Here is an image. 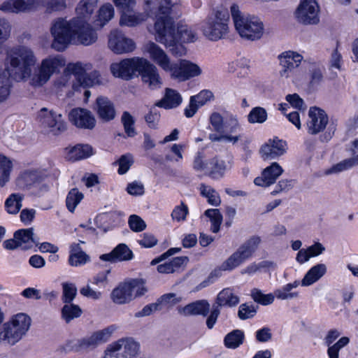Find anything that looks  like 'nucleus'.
I'll list each match as a JSON object with an SVG mask.
<instances>
[{
  "instance_id": "nucleus-19",
  "label": "nucleus",
  "mask_w": 358,
  "mask_h": 358,
  "mask_svg": "<svg viewBox=\"0 0 358 358\" xmlns=\"http://www.w3.org/2000/svg\"><path fill=\"white\" fill-rule=\"evenodd\" d=\"M116 329L115 325H110L103 329L95 331L90 337L79 340L78 341L79 348L85 350L95 348L97 345L108 341Z\"/></svg>"
},
{
  "instance_id": "nucleus-23",
  "label": "nucleus",
  "mask_w": 358,
  "mask_h": 358,
  "mask_svg": "<svg viewBox=\"0 0 358 358\" xmlns=\"http://www.w3.org/2000/svg\"><path fill=\"white\" fill-rule=\"evenodd\" d=\"M134 257L133 252L124 243L118 244L110 252L103 254L100 259L115 263L117 262L129 261Z\"/></svg>"
},
{
  "instance_id": "nucleus-6",
  "label": "nucleus",
  "mask_w": 358,
  "mask_h": 358,
  "mask_svg": "<svg viewBox=\"0 0 358 358\" xmlns=\"http://www.w3.org/2000/svg\"><path fill=\"white\" fill-rule=\"evenodd\" d=\"M229 13L227 9H213L202 24L203 35L213 41L223 38L229 31Z\"/></svg>"
},
{
  "instance_id": "nucleus-18",
  "label": "nucleus",
  "mask_w": 358,
  "mask_h": 358,
  "mask_svg": "<svg viewBox=\"0 0 358 358\" xmlns=\"http://www.w3.org/2000/svg\"><path fill=\"white\" fill-rule=\"evenodd\" d=\"M281 70L280 75L288 78L291 72L298 67L303 60V56L292 50L285 51L278 56Z\"/></svg>"
},
{
  "instance_id": "nucleus-1",
  "label": "nucleus",
  "mask_w": 358,
  "mask_h": 358,
  "mask_svg": "<svg viewBox=\"0 0 358 358\" xmlns=\"http://www.w3.org/2000/svg\"><path fill=\"white\" fill-rule=\"evenodd\" d=\"M10 69L0 71V102L8 99L10 93V78L17 82L29 78L34 87L44 85L51 76L65 66V60L60 55L49 56L43 59L31 73V66L36 63L34 52L28 48L20 46L13 48L9 55Z\"/></svg>"
},
{
  "instance_id": "nucleus-8",
  "label": "nucleus",
  "mask_w": 358,
  "mask_h": 358,
  "mask_svg": "<svg viewBox=\"0 0 358 358\" xmlns=\"http://www.w3.org/2000/svg\"><path fill=\"white\" fill-rule=\"evenodd\" d=\"M261 242L262 239L259 236H251L222 264L221 269L223 271H232L240 266L253 255Z\"/></svg>"
},
{
  "instance_id": "nucleus-46",
  "label": "nucleus",
  "mask_w": 358,
  "mask_h": 358,
  "mask_svg": "<svg viewBox=\"0 0 358 358\" xmlns=\"http://www.w3.org/2000/svg\"><path fill=\"white\" fill-rule=\"evenodd\" d=\"M268 114L265 108L257 106L253 108L248 115V121L250 124H262L267 120Z\"/></svg>"
},
{
  "instance_id": "nucleus-10",
  "label": "nucleus",
  "mask_w": 358,
  "mask_h": 358,
  "mask_svg": "<svg viewBox=\"0 0 358 358\" xmlns=\"http://www.w3.org/2000/svg\"><path fill=\"white\" fill-rule=\"evenodd\" d=\"M145 59L133 57L122 59L119 63L110 65V71L115 77L128 80L136 73H139Z\"/></svg>"
},
{
  "instance_id": "nucleus-24",
  "label": "nucleus",
  "mask_w": 358,
  "mask_h": 358,
  "mask_svg": "<svg viewBox=\"0 0 358 358\" xmlns=\"http://www.w3.org/2000/svg\"><path fill=\"white\" fill-rule=\"evenodd\" d=\"M213 96L209 90H202L198 94L192 96L188 106L185 108V115L189 118L194 115L198 109L205 105Z\"/></svg>"
},
{
  "instance_id": "nucleus-15",
  "label": "nucleus",
  "mask_w": 358,
  "mask_h": 358,
  "mask_svg": "<svg viewBox=\"0 0 358 358\" xmlns=\"http://www.w3.org/2000/svg\"><path fill=\"white\" fill-rule=\"evenodd\" d=\"M108 47L116 54H124L132 52L136 46L134 42L120 31L113 30L109 35Z\"/></svg>"
},
{
  "instance_id": "nucleus-27",
  "label": "nucleus",
  "mask_w": 358,
  "mask_h": 358,
  "mask_svg": "<svg viewBox=\"0 0 358 358\" xmlns=\"http://www.w3.org/2000/svg\"><path fill=\"white\" fill-rule=\"evenodd\" d=\"M210 310V304L205 299L198 300L190 303L179 309V313L185 316L202 315L207 316Z\"/></svg>"
},
{
  "instance_id": "nucleus-63",
  "label": "nucleus",
  "mask_w": 358,
  "mask_h": 358,
  "mask_svg": "<svg viewBox=\"0 0 358 358\" xmlns=\"http://www.w3.org/2000/svg\"><path fill=\"white\" fill-rule=\"evenodd\" d=\"M127 192L132 196H142L145 192L143 185L138 181H134L127 185Z\"/></svg>"
},
{
  "instance_id": "nucleus-13",
  "label": "nucleus",
  "mask_w": 358,
  "mask_h": 358,
  "mask_svg": "<svg viewBox=\"0 0 358 358\" xmlns=\"http://www.w3.org/2000/svg\"><path fill=\"white\" fill-rule=\"evenodd\" d=\"M39 117L41 125L53 135H59L66 129V123L60 114L53 111L48 112L47 109L43 108L41 110Z\"/></svg>"
},
{
  "instance_id": "nucleus-47",
  "label": "nucleus",
  "mask_w": 358,
  "mask_h": 358,
  "mask_svg": "<svg viewBox=\"0 0 358 358\" xmlns=\"http://www.w3.org/2000/svg\"><path fill=\"white\" fill-rule=\"evenodd\" d=\"M122 13L120 20V24L122 26L134 27L145 20L144 15L142 14H130L127 13L128 10H122Z\"/></svg>"
},
{
  "instance_id": "nucleus-11",
  "label": "nucleus",
  "mask_w": 358,
  "mask_h": 358,
  "mask_svg": "<svg viewBox=\"0 0 358 358\" xmlns=\"http://www.w3.org/2000/svg\"><path fill=\"white\" fill-rule=\"evenodd\" d=\"M320 7L315 0H301L295 11L297 21L303 24H317L319 21Z\"/></svg>"
},
{
  "instance_id": "nucleus-26",
  "label": "nucleus",
  "mask_w": 358,
  "mask_h": 358,
  "mask_svg": "<svg viewBox=\"0 0 358 358\" xmlns=\"http://www.w3.org/2000/svg\"><path fill=\"white\" fill-rule=\"evenodd\" d=\"M231 166L229 162H226L221 157L215 156L208 162V169H209L208 176L214 180H219L224 177L226 171Z\"/></svg>"
},
{
  "instance_id": "nucleus-14",
  "label": "nucleus",
  "mask_w": 358,
  "mask_h": 358,
  "mask_svg": "<svg viewBox=\"0 0 358 358\" xmlns=\"http://www.w3.org/2000/svg\"><path fill=\"white\" fill-rule=\"evenodd\" d=\"M138 75L141 76L143 83L149 90H157L162 87L163 80L157 68L147 59H145Z\"/></svg>"
},
{
  "instance_id": "nucleus-42",
  "label": "nucleus",
  "mask_w": 358,
  "mask_h": 358,
  "mask_svg": "<svg viewBox=\"0 0 358 358\" xmlns=\"http://www.w3.org/2000/svg\"><path fill=\"white\" fill-rule=\"evenodd\" d=\"M24 0H8L0 5V10L4 12L18 13L26 11Z\"/></svg>"
},
{
  "instance_id": "nucleus-5",
  "label": "nucleus",
  "mask_w": 358,
  "mask_h": 358,
  "mask_svg": "<svg viewBox=\"0 0 358 358\" xmlns=\"http://www.w3.org/2000/svg\"><path fill=\"white\" fill-rule=\"evenodd\" d=\"M231 13L234 26L241 38L256 41L262 38L264 33L263 22L255 16H243L237 5L231 6Z\"/></svg>"
},
{
  "instance_id": "nucleus-56",
  "label": "nucleus",
  "mask_w": 358,
  "mask_h": 358,
  "mask_svg": "<svg viewBox=\"0 0 358 358\" xmlns=\"http://www.w3.org/2000/svg\"><path fill=\"white\" fill-rule=\"evenodd\" d=\"M129 226L130 229L135 232L143 231L146 228L145 221L138 215H131L129 217Z\"/></svg>"
},
{
  "instance_id": "nucleus-57",
  "label": "nucleus",
  "mask_w": 358,
  "mask_h": 358,
  "mask_svg": "<svg viewBox=\"0 0 358 358\" xmlns=\"http://www.w3.org/2000/svg\"><path fill=\"white\" fill-rule=\"evenodd\" d=\"M225 130L227 131V134H236L242 130L241 126L236 116L231 115L226 120L224 123Z\"/></svg>"
},
{
  "instance_id": "nucleus-48",
  "label": "nucleus",
  "mask_w": 358,
  "mask_h": 358,
  "mask_svg": "<svg viewBox=\"0 0 358 358\" xmlns=\"http://www.w3.org/2000/svg\"><path fill=\"white\" fill-rule=\"evenodd\" d=\"M250 296L256 303L262 306H268L273 303L275 299L273 294H264L260 289L257 288L251 290Z\"/></svg>"
},
{
  "instance_id": "nucleus-4",
  "label": "nucleus",
  "mask_w": 358,
  "mask_h": 358,
  "mask_svg": "<svg viewBox=\"0 0 358 358\" xmlns=\"http://www.w3.org/2000/svg\"><path fill=\"white\" fill-rule=\"evenodd\" d=\"M31 320L24 313H18L5 322L0 331V343L13 346L18 343L30 328Z\"/></svg>"
},
{
  "instance_id": "nucleus-12",
  "label": "nucleus",
  "mask_w": 358,
  "mask_h": 358,
  "mask_svg": "<svg viewBox=\"0 0 358 358\" xmlns=\"http://www.w3.org/2000/svg\"><path fill=\"white\" fill-rule=\"evenodd\" d=\"M74 24V37L84 45H90L97 40V34L94 29L87 22L86 19L76 17L72 19Z\"/></svg>"
},
{
  "instance_id": "nucleus-52",
  "label": "nucleus",
  "mask_w": 358,
  "mask_h": 358,
  "mask_svg": "<svg viewBox=\"0 0 358 358\" xmlns=\"http://www.w3.org/2000/svg\"><path fill=\"white\" fill-rule=\"evenodd\" d=\"M114 16V8L110 3L103 5L99 10L98 20L100 21V25L103 27L109 22Z\"/></svg>"
},
{
  "instance_id": "nucleus-40",
  "label": "nucleus",
  "mask_w": 358,
  "mask_h": 358,
  "mask_svg": "<svg viewBox=\"0 0 358 358\" xmlns=\"http://www.w3.org/2000/svg\"><path fill=\"white\" fill-rule=\"evenodd\" d=\"M69 155L75 160L85 159L92 155V148L87 144H78L71 149Z\"/></svg>"
},
{
  "instance_id": "nucleus-36",
  "label": "nucleus",
  "mask_w": 358,
  "mask_h": 358,
  "mask_svg": "<svg viewBox=\"0 0 358 358\" xmlns=\"http://www.w3.org/2000/svg\"><path fill=\"white\" fill-rule=\"evenodd\" d=\"M244 339V332L240 329H234L225 336L224 344L229 349H236L243 343Z\"/></svg>"
},
{
  "instance_id": "nucleus-64",
  "label": "nucleus",
  "mask_w": 358,
  "mask_h": 358,
  "mask_svg": "<svg viewBox=\"0 0 358 358\" xmlns=\"http://www.w3.org/2000/svg\"><path fill=\"white\" fill-rule=\"evenodd\" d=\"M141 238L138 240V243L143 248H152L157 243V239L150 233H144L141 236Z\"/></svg>"
},
{
  "instance_id": "nucleus-39",
  "label": "nucleus",
  "mask_w": 358,
  "mask_h": 358,
  "mask_svg": "<svg viewBox=\"0 0 358 358\" xmlns=\"http://www.w3.org/2000/svg\"><path fill=\"white\" fill-rule=\"evenodd\" d=\"M83 194L78 188H73L69 192L66 198V206L67 209L73 213L77 206L83 199Z\"/></svg>"
},
{
  "instance_id": "nucleus-55",
  "label": "nucleus",
  "mask_w": 358,
  "mask_h": 358,
  "mask_svg": "<svg viewBox=\"0 0 358 358\" xmlns=\"http://www.w3.org/2000/svg\"><path fill=\"white\" fill-rule=\"evenodd\" d=\"M257 308V306H255L252 304L243 303L239 306L238 316L242 320L252 318L256 315Z\"/></svg>"
},
{
  "instance_id": "nucleus-7",
  "label": "nucleus",
  "mask_w": 358,
  "mask_h": 358,
  "mask_svg": "<svg viewBox=\"0 0 358 358\" xmlns=\"http://www.w3.org/2000/svg\"><path fill=\"white\" fill-rule=\"evenodd\" d=\"M74 24L72 20L57 18L52 22L50 34L53 37L52 48L57 51H64L74 37Z\"/></svg>"
},
{
  "instance_id": "nucleus-3",
  "label": "nucleus",
  "mask_w": 358,
  "mask_h": 358,
  "mask_svg": "<svg viewBox=\"0 0 358 358\" xmlns=\"http://www.w3.org/2000/svg\"><path fill=\"white\" fill-rule=\"evenodd\" d=\"M146 49L151 58L166 72H169L171 77L178 81H185L191 78L199 76L201 70L199 66L189 61L181 59L178 62L171 63L165 52L157 44L150 42Z\"/></svg>"
},
{
  "instance_id": "nucleus-49",
  "label": "nucleus",
  "mask_w": 358,
  "mask_h": 358,
  "mask_svg": "<svg viewBox=\"0 0 358 358\" xmlns=\"http://www.w3.org/2000/svg\"><path fill=\"white\" fill-rule=\"evenodd\" d=\"M201 194L208 199V202L214 206H218L221 203L218 193L209 186L201 184L200 187Z\"/></svg>"
},
{
  "instance_id": "nucleus-21",
  "label": "nucleus",
  "mask_w": 358,
  "mask_h": 358,
  "mask_svg": "<svg viewBox=\"0 0 358 358\" xmlns=\"http://www.w3.org/2000/svg\"><path fill=\"white\" fill-rule=\"evenodd\" d=\"M95 110L99 118L104 122L115 119L116 111L113 103L106 96H99L96 100Z\"/></svg>"
},
{
  "instance_id": "nucleus-17",
  "label": "nucleus",
  "mask_w": 358,
  "mask_h": 358,
  "mask_svg": "<svg viewBox=\"0 0 358 358\" xmlns=\"http://www.w3.org/2000/svg\"><path fill=\"white\" fill-rule=\"evenodd\" d=\"M71 122L79 129H93L96 126V119L91 111L85 108H73L69 115Z\"/></svg>"
},
{
  "instance_id": "nucleus-58",
  "label": "nucleus",
  "mask_w": 358,
  "mask_h": 358,
  "mask_svg": "<svg viewBox=\"0 0 358 358\" xmlns=\"http://www.w3.org/2000/svg\"><path fill=\"white\" fill-rule=\"evenodd\" d=\"M189 213V209L186 204L181 202L180 206H177L174 208L171 213V217L173 220L177 222L184 221L186 220V217Z\"/></svg>"
},
{
  "instance_id": "nucleus-30",
  "label": "nucleus",
  "mask_w": 358,
  "mask_h": 358,
  "mask_svg": "<svg viewBox=\"0 0 358 358\" xmlns=\"http://www.w3.org/2000/svg\"><path fill=\"white\" fill-rule=\"evenodd\" d=\"M110 297L115 303L120 305L128 303L134 299V294H131L127 281L120 283L115 287L112 291Z\"/></svg>"
},
{
  "instance_id": "nucleus-60",
  "label": "nucleus",
  "mask_w": 358,
  "mask_h": 358,
  "mask_svg": "<svg viewBox=\"0 0 358 358\" xmlns=\"http://www.w3.org/2000/svg\"><path fill=\"white\" fill-rule=\"evenodd\" d=\"M98 76L99 74L96 71H94L90 74H87L85 72L83 76V79H78L77 82L81 87H91L99 82Z\"/></svg>"
},
{
  "instance_id": "nucleus-50",
  "label": "nucleus",
  "mask_w": 358,
  "mask_h": 358,
  "mask_svg": "<svg viewBox=\"0 0 358 358\" xmlns=\"http://www.w3.org/2000/svg\"><path fill=\"white\" fill-rule=\"evenodd\" d=\"M22 197L16 194H11L5 202V208L10 214H16L22 207Z\"/></svg>"
},
{
  "instance_id": "nucleus-41",
  "label": "nucleus",
  "mask_w": 358,
  "mask_h": 358,
  "mask_svg": "<svg viewBox=\"0 0 358 358\" xmlns=\"http://www.w3.org/2000/svg\"><path fill=\"white\" fill-rule=\"evenodd\" d=\"M13 168L12 162L6 156L0 155V186L3 187L9 180L10 171Z\"/></svg>"
},
{
  "instance_id": "nucleus-33",
  "label": "nucleus",
  "mask_w": 358,
  "mask_h": 358,
  "mask_svg": "<svg viewBox=\"0 0 358 358\" xmlns=\"http://www.w3.org/2000/svg\"><path fill=\"white\" fill-rule=\"evenodd\" d=\"M90 256L83 251L79 243H72L70 246L69 264L72 266H80L90 262Z\"/></svg>"
},
{
  "instance_id": "nucleus-43",
  "label": "nucleus",
  "mask_w": 358,
  "mask_h": 358,
  "mask_svg": "<svg viewBox=\"0 0 358 358\" xmlns=\"http://www.w3.org/2000/svg\"><path fill=\"white\" fill-rule=\"evenodd\" d=\"M121 122L124 127V130L127 136L132 138L137 134L134 127L135 120L128 111L123 112L121 117Z\"/></svg>"
},
{
  "instance_id": "nucleus-38",
  "label": "nucleus",
  "mask_w": 358,
  "mask_h": 358,
  "mask_svg": "<svg viewBox=\"0 0 358 358\" xmlns=\"http://www.w3.org/2000/svg\"><path fill=\"white\" fill-rule=\"evenodd\" d=\"M83 311L79 306L74 303L65 304L61 310L62 317L66 323H69L75 318L79 317Z\"/></svg>"
},
{
  "instance_id": "nucleus-59",
  "label": "nucleus",
  "mask_w": 358,
  "mask_h": 358,
  "mask_svg": "<svg viewBox=\"0 0 358 358\" xmlns=\"http://www.w3.org/2000/svg\"><path fill=\"white\" fill-rule=\"evenodd\" d=\"M288 104H290L293 108L301 111L306 109V106L303 100L299 96V94L294 93L292 94H287L285 97Z\"/></svg>"
},
{
  "instance_id": "nucleus-51",
  "label": "nucleus",
  "mask_w": 358,
  "mask_h": 358,
  "mask_svg": "<svg viewBox=\"0 0 358 358\" xmlns=\"http://www.w3.org/2000/svg\"><path fill=\"white\" fill-rule=\"evenodd\" d=\"M77 294V288L73 283H62V301L65 304L72 303L71 302L76 298Z\"/></svg>"
},
{
  "instance_id": "nucleus-16",
  "label": "nucleus",
  "mask_w": 358,
  "mask_h": 358,
  "mask_svg": "<svg viewBox=\"0 0 358 358\" xmlns=\"http://www.w3.org/2000/svg\"><path fill=\"white\" fill-rule=\"evenodd\" d=\"M307 129L310 134L315 135L322 131L327 127L329 118L326 112L317 107H310L308 111Z\"/></svg>"
},
{
  "instance_id": "nucleus-45",
  "label": "nucleus",
  "mask_w": 358,
  "mask_h": 358,
  "mask_svg": "<svg viewBox=\"0 0 358 358\" xmlns=\"http://www.w3.org/2000/svg\"><path fill=\"white\" fill-rule=\"evenodd\" d=\"M129 287H130L131 294L134 297L137 298L143 296L148 289L145 285V281L141 278H133L127 280Z\"/></svg>"
},
{
  "instance_id": "nucleus-2",
  "label": "nucleus",
  "mask_w": 358,
  "mask_h": 358,
  "mask_svg": "<svg viewBox=\"0 0 358 358\" xmlns=\"http://www.w3.org/2000/svg\"><path fill=\"white\" fill-rule=\"evenodd\" d=\"M176 6L171 0H146L145 12L155 21L157 41L169 48L173 55L181 56L183 46L180 43L193 42L195 34L187 24L178 23L176 28Z\"/></svg>"
},
{
  "instance_id": "nucleus-53",
  "label": "nucleus",
  "mask_w": 358,
  "mask_h": 358,
  "mask_svg": "<svg viewBox=\"0 0 358 358\" xmlns=\"http://www.w3.org/2000/svg\"><path fill=\"white\" fill-rule=\"evenodd\" d=\"M209 122L213 127V130L218 134L224 133V118L222 115L217 112H213L209 117Z\"/></svg>"
},
{
  "instance_id": "nucleus-62",
  "label": "nucleus",
  "mask_w": 358,
  "mask_h": 358,
  "mask_svg": "<svg viewBox=\"0 0 358 358\" xmlns=\"http://www.w3.org/2000/svg\"><path fill=\"white\" fill-rule=\"evenodd\" d=\"M66 71L69 73L70 76L71 74H73L76 80L78 79H83V76L85 73V71L80 63L69 64L66 69Z\"/></svg>"
},
{
  "instance_id": "nucleus-28",
  "label": "nucleus",
  "mask_w": 358,
  "mask_h": 358,
  "mask_svg": "<svg viewBox=\"0 0 358 358\" xmlns=\"http://www.w3.org/2000/svg\"><path fill=\"white\" fill-rule=\"evenodd\" d=\"M14 238L19 241L20 248L27 250L34 245L39 244L38 239L34 236L33 228L22 229L14 233Z\"/></svg>"
},
{
  "instance_id": "nucleus-34",
  "label": "nucleus",
  "mask_w": 358,
  "mask_h": 358,
  "mask_svg": "<svg viewBox=\"0 0 358 358\" xmlns=\"http://www.w3.org/2000/svg\"><path fill=\"white\" fill-rule=\"evenodd\" d=\"M327 268L324 264H317L311 267L301 280L302 286H310L319 280L327 273Z\"/></svg>"
},
{
  "instance_id": "nucleus-20",
  "label": "nucleus",
  "mask_w": 358,
  "mask_h": 358,
  "mask_svg": "<svg viewBox=\"0 0 358 358\" xmlns=\"http://www.w3.org/2000/svg\"><path fill=\"white\" fill-rule=\"evenodd\" d=\"M287 149L286 141L274 138L269 139L260 149L262 157L264 160L275 159L283 155Z\"/></svg>"
},
{
  "instance_id": "nucleus-9",
  "label": "nucleus",
  "mask_w": 358,
  "mask_h": 358,
  "mask_svg": "<svg viewBox=\"0 0 358 358\" xmlns=\"http://www.w3.org/2000/svg\"><path fill=\"white\" fill-rule=\"evenodd\" d=\"M138 350V344L132 338H122L110 344L103 358H132Z\"/></svg>"
},
{
  "instance_id": "nucleus-25",
  "label": "nucleus",
  "mask_w": 358,
  "mask_h": 358,
  "mask_svg": "<svg viewBox=\"0 0 358 358\" xmlns=\"http://www.w3.org/2000/svg\"><path fill=\"white\" fill-rule=\"evenodd\" d=\"M303 64H306L310 71L309 88L315 89L323 80L324 67L313 59H304Z\"/></svg>"
},
{
  "instance_id": "nucleus-31",
  "label": "nucleus",
  "mask_w": 358,
  "mask_h": 358,
  "mask_svg": "<svg viewBox=\"0 0 358 358\" xmlns=\"http://www.w3.org/2000/svg\"><path fill=\"white\" fill-rule=\"evenodd\" d=\"M189 262L186 256L176 257L157 266V271L161 273H172L183 269Z\"/></svg>"
},
{
  "instance_id": "nucleus-44",
  "label": "nucleus",
  "mask_w": 358,
  "mask_h": 358,
  "mask_svg": "<svg viewBox=\"0 0 358 358\" xmlns=\"http://www.w3.org/2000/svg\"><path fill=\"white\" fill-rule=\"evenodd\" d=\"M205 216L209 217L211 222V231L217 233L222 222V215L219 209H208L204 212Z\"/></svg>"
},
{
  "instance_id": "nucleus-32",
  "label": "nucleus",
  "mask_w": 358,
  "mask_h": 358,
  "mask_svg": "<svg viewBox=\"0 0 358 358\" xmlns=\"http://www.w3.org/2000/svg\"><path fill=\"white\" fill-rule=\"evenodd\" d=\"M240 301L239 297L233 293V291L230 288H224L221 290L215 299L213 306H217V308L221 307H234Z\"/></svg>"
},
{
  "instance_id": "nucleus-22",
  "label": "nucleus",
  "mask_w": 358,
  "mask_h": 358,
  "mask_svg": "<svg viewBox=\"0 0 358 358\" xmlns=\"http://www.w3.org/2000/svg\"><path fill=\"white\" fill-rule=\"evenodd\" d=\"M283 173L282 168L277 162L272 163L262 172V176L257 177L254 183L257 186L268 187L275 183L277 178Z\"/></svg>"
},
{
  "instance_id": "nucleus-37",
  "label": "nucleus",
  "mask_w": 358,
  "mask_h": 358,
  "mask_svg": "<svg viewBox=\"0 0 358 358\" xmlns=\"http://www.w3.org/2000/svg\"><path fill=\"white\" fill-rule=\"evenodd\" d=\"M97 6V0H82L76 8L78 17L86 19L88 21L90 16Z\"/></svg>"
},
{
  "instance_id": "nucleus-54",
  "label": "nucleus",
  "mask_w": 358,
  "mask_h": 358,
  "mask_svg": "<svg viewBox=\"0 0 358 358\" xmlns=\"http://www.w3.org/2000/svg\"><path fill=\"white\" fill-rule=\"evenodd\" d=\"M353 166H355V165L352 158L350 157L333 165L330 169L326 171V174L330 175L333 173H338L349 170Z\"/></svg>"
},
{
  "instance_id": "nucleus-29",
  "label": "nucleus",
  "mask_w": 358,
  "mask_h": 358,
  "mask_svg": "<svg viewBox=\"0 0 358 358\" xmlns=\"http://www.w3.org/2000/svg\"><path fill=\"white\" fill-rule=\"evenodd\" d=\"M182 101V98L178 91L166 88L164 97L158 101L155 106L164 109H172L178 107Z\"/></svg>"
},
{
  "instance_id": "nucleus-61",
  "label": "nucleus",
  "mask_w": 358,
  "mask_h": 358,
  "mask_svg": "<svg viewBox=\"0 0 358 358\" xmlns=\"http://www.w3.org/2000/svg\"><path fill=\"white\" fill-rule=\"evenodd\" d=\"M117 164L119 165L117 172L120 175H123L129 171L130 166L132 165V157L129 155H122L117 161Z\"/></svg>"
},
{
  "instance_id": "nucleus-35",
  "label": "nucleus",
  "mask_w": 358,
  "mask_h": 358,
  "mask_svg": "<svg viewBox=\"0 0 358 358\" xmlns=\"http://www.w3.org/2000/svg\"><path fill=\"white\" fill-rule=\"evenodd\" d=\"M45 179V175L38 171H26L22 176V180L24 187L29 190H33L39 182Z\"/></svg>"
}]
</instances>
